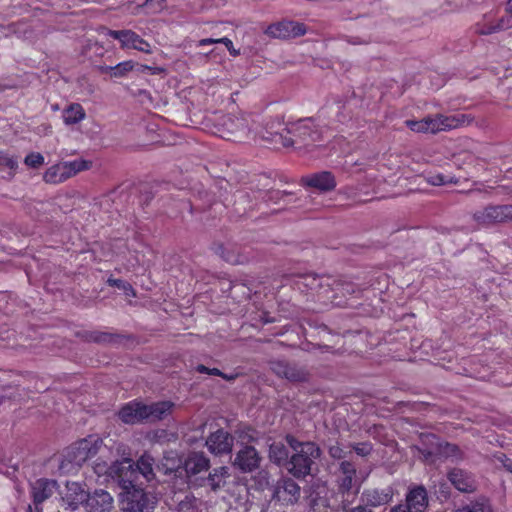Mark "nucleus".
<instances>
[{"mask_svg": "<svg viewBox=\"0 0 512 512\" xmlns=\"http://www.w3.org/2000/svg\"><path fill=\"white\" fill-rule=\"evenodd\" d=\"M294 285L302 292L311 294H314V292L318 293V290L324 288L323 278L315 274H303L297 276L294 281ZM325 286L329 287L330 284L326 283Z\"/></svg>", "mask_w": 512, "mask_h": 512, "instance_id": "26", "label": "nucleus"}, {"mask_svg": "<svg viewBox=\"0 0 512 512\" xmlns=\"http://www.w3.org/2000/svg\"><path fill=\"white\" fill-rule=\"evenodd\" d=\"M234 445V437L224 429L210 433L206 439L209 452L215 456L229 455Z\"/></svg>", "mask_w": 512, "mask_h": 512, "instance_id": "15", "label": "nucleus"}, {"mask_svg": "<svg viewBox=\"0 0 512 512\" xmlns=\"http://www.w3.org/2000/svg\"><path fill=\"white\" fill-rule=\"evenodd\" d=\"M287 134L291 136L279 134L284 147L309 146L321 140V132L311 119H301L291 124L287 129Z\"/></svg>", "mask_w": 512, "mask_h": 512, "instance_id": "3", "label": "nucleus"}, {"mask_svg": "<svg viewBox=\"0 0 512 512\" xmlns=\"http://www.w3.org/2000/svg\"><path fill=\"white\" fill-rule=\"evenodd\" d=\"M356 466L347 460H343L339 464L336 476V483L341 494L349 493L356 483Z\"/></svg>", "mask_w": 512, "mask_h": 512, "instance_id": "22", "label": "nucleus"}, {"mask_svg": "<svg viewBox=\"0 0 512 512\" xmlns=\"http://www.w3.org/2000/svg\"><path fill=\"white\" fill-rule=\"evenodd\" d=\"M44 160V156L41 153L31 152L28 155H26L24 163L28 167L36 169L44 164Z\"/></svg>", "mask_w": 512, "mask_h": 512, "instance_id": "40", "label": "nucleus"}, {"mask_svg": "<svg viewBox=\"0 0 512 512\" xmlns=\"http://www.w3.org/2000/svg\"><path fill=\"white\" fill-rule=\"evenodd\" d=\"M0 166L9 168L11 170L10 176L13 177L18 168L17 158L6 151L0 150Z\"/></svg>", "mask_w": 512, "mask_h": 512, "instance_id": "39", "label": "nucleus"}, {"mask_svg": "<svg viewBox=\"0 0 512 512\" xmlns=\"http://www.w3.org/2000/svg\"><path fill=\"white\" fill-rule=\"evenodd\" d=\"M86 117V112L81 104L72 103L68 105L62 113L63 121L66 125H74L80 123Z\"/></svg>", "mask_w": 512, "mask_h": 512, "instance_id": "29", "label": "nucleus"}, {"mask_svg": "<svg viewBox=\"0 0 512 512\" xmlns=\"http://www.w3.org/2000/svg\"><path fill=\"white\" fill-rule=\"evenodd\" d=\"M353 450L360 456H367L371 452V445L368 443H358L353 445Z\"/></svg>", "mask_w": 512, "mask_h": 512, "instance_id": "46", "label": "nucleus"}, {"mask_svg": "<svg viewBox=\"0 0 512 512\" xmlns=\"http://www.w3.org/2000/svg\"><path fill=\"white\" fill-rule=\"evenodd\" d=\"M507 16H502L496 22L493 15H485L482 22L476 24V33L481 35L492 34L512 27V0H508L506 7Z\"/></svg>", "mask_w": 512, "mask_h": 512, "instance_id": "16", "label": "nucleus"}, {"mask_svg": "<svg viewBox=\"0 0 512 512\" xmlns=\"http://www.w3.org/2000/svg\"><path fill=\"white\" fill-rule=\"evenodd\" d=\"M349 512H372V511L366 507L357 506V507L352 508Z\"/></svg>", "mask_w": 512, "mask_h": 512, "instance_id": "52", "label": "nucleus"}, {"mask_svg": "<svg viewBox=\"0 0 512 512\" xmlns=\"http://www.w3.org/2000/svg\"><path fill=\"white\" fill-rule=\"evenodd\" d=\"M103 445V440L97 435H89L71 444L64 453L62 467L65 463L81 466L86 461L94 458Z\"/></svg>", "mask_w": 512, "mask_h": 512, "instance_id": "4", "label": "nucleus"}, {"mask_svg": "<svg viewBox=\"0 0 512 512\" xmlns=\"http://www.w3.org/2000/svg\"><path fill=\"white\" fill-rule=\"evenodd\" d=\"M271 369L276 375L286 378L289 381L302 382L307 379V373L303 369L286 361L272 362Z\"/></svg>", "mask_w": 512, "mask_h": 512, "instance_id": "24", "label": "nucleus"}, {"mask_svg": "<svg viewBox=\"0 0 512 512\" xmlns=\"http://www.w3.org/2000/svg\"><path fill=\"white\" fill-rule=\"evenodd\" d=\"M319 328H320L322 331H324V332H326V331H327V329H328V328H327V326H325V325H321Z\"/></svg>", "mask_w": 512, "mask_h": 512, "instance_id": "55", "label": "nucleus"}, {"mask_svg": "<svg viewBox=\"0 0 512 512\" xmlns=\"http://www.w3.org/2000/svg\"><path fill=\"white\" fill-rule=\"evenodd\" d=\"M109 474L117 481L122 492L145 485L130 459L114 463L109 468Z\"/></svg>", "mask_w": 512, "mask_h": 512, "instance_id": "7", "label": "nucleus"}, {"mask_svg": "<svg viewBox=\"0 0 512 512\" xmlns=\"http://www.w3.org/2000/svg\"><path fill=\"white\" fill-rule=\"evenodd\" d=\"M428 506V494L424 486L412 487L406 495L404 508L409 512H424Z\"/></svg>", "mask_w": 512, "mask_h": 512, "instance_id": "23", "label": "nucleus"}, {"mask_svg": "<svg viewBox=\"0 0 512 512\" xmlns=\"http://www.w3.org/2000/svg\"><path fill=\"white\" fill-rule=\"evenodd\" d=\"M443 453L448 457H454L456 459H462L463 453L458 445L452 443H445Z\"/></svg>", "mask_w": 512, "mask_h": 512, "instance_id": "43", "label": "nucleus"}, {"mask_svg": "<svg viewBox=\"0 0 512 512\" xmlns=\"http://www.w3.org/2000/svg\"><path fill=\"white\" fill-rule=\"evenodd\" d=\"M196 371L199 372V373H203V374H208V375H213V376H219L221 377L222 375V371L219 370L218 368H209V367H206L205 365L203 364H199L197 365L196 367Z\"/></svg>", "mask_w": 512, "mask_h": 512, "instance_id": "45", "label": "nucleus"}, {"mask_svg": "<svg viewBox=\"0 0 512 512\" xmlns=\"http://www.w3.org/2000/svg\"><path fill=\"white\" fill-rule=\"evenodd\" d=\"M473 117L469 114L456 113L444 115L437 113L426 116L428 133L436 134L442 131H450L472 123Z\"/></svg>", "mask_w": 512, "mask_h": 512, "instance_id": "9", "label": "nucleus"}, {"mask_svg": "<svg viewBox=\"0 0 512 512\" xmlns=\"http://www.w3.org/2000/svg\"><path fill=\"white\" fill-rule=\"evenodd\" d=\"M87 342H94L99 344L116 343L120 335L102 331H86L82 335Z\"/></svg>", "mask_w": 512, "mask_h": 512, "instance_id": "34", "label": "nucleus"}, {"mask_svg": "<svg viewBox=\"0 0 512 512\" xmlns=\"http://www.w3.org/2000/svg\"><path fill=\"white\" fill-rule=\"evenodd\" d=\"M261 460L254 446L245 445L236 453L233 465L242 473H250L260 467Z\"/></svg>", "mask_w": 512, "mask_h": 512, "instance_id": "17", "label": "nucleus"}, {"mask_svg": "<svg viewBox=\"0 0 512 512\" xmlns=\"http://www.w3.org/2000/svg\"><path fill=\"white\" fill-rule=\"evenodd\" d=\"M238 374H226L222 373L221 378L227 380V381H233L237 378Z\"/></svg>", "mask_w": 512, "mask_h": 512, "instance_id": "51", "label": "nucleus"}, {"mask_svg": "<svg viewBox=\"0 0 512 512\" xmlns=\"http://www.w3.org/2000/svg\"><path fill=\"white\" fill-rule=\"evenodd\" d=\"M301 184L320 192L332 191L337 185L335 176L330 171H321L304 176L301 178Z\"/></svg>", "mask_w": 512, "mask_h": 512, "instance_id": "20", "label": "nucleus"}, {"mask_svg": "<svg viewBox=\"0 0 512 512\" xmlns=\"http://www.w3.org/2000/svg\"><path fill=\"white\" fill-rule=\"evenodd\" d=\"M134 68V62L131 60L123 61L115 66H104L101 67V72H109L112 77L121 78L124 77L128 72Z\"/></svg>", "mask_w": 512, "mask_h": 512, "instance_id": "35", "label": "nucleus"}, {"mask_svg": "<svg viewBox=\"0 0 512 512\" xmlns=\"http://www.w3.org/2000/svg\"><path fill=\"white\" fill-rule=\"evenodd\" d=\"M367 503L371 506H380L388 503L392 497L391 491L373 490L366 494Z\"/></svg>", "mask_w": 512, "mask_h": 512, "instance_id": "37", "label": "nucleus"}, {"mask_svg": "<svg viewBox=\"0 0 512 512\" xmlns=\"http://www.w3.org/2000/svg\"><path fill=\"white\" fill-rule=\"evenodd\" d=\"M405 125L413 132L428 133L426 117L421 120H406Z\"/></svg>", "mask_w": 512, "mask_h": 512, "instance_id": "42", "label": "nucleus"}, {"mask_svg": "<svg viewBox=\"0 0 512 512\" xmlns=\"http://www.w3.org/2000/svg\"><path fill=\"white\" fill-rule=\"evenodd\" d=\"M428 184L433 186H443L447 184H458L459 179L450 174L429 173L425 177Z\"/></svg>", "mask_w": 512, "mask_h": 512, "instance_id": "36", "label": "nucleus"}, {"mask_svg": "<svg viewBox=\"0 0 512 512\" xmlns=\"http://www.w3.org/2000/svg\"><path fill=\"white\" fill-rule=\"evenodd\" d=\"M332 291L335 293L329 298L333 301L336 299V296L340 293L342 296H352L358 298L362 293V290L354 283L349 281H334Z\"/></svg>", "mask_w": 512, "mask_h": 512, "instance_id": "33", "label": "nucleus"}, {"mask_svg": "<svg viewBox=\"0 0 512 512\" xmlns=\"http://www.w3.org/2000/svg\"><path fill=\"white\" fill-rule=\"evenodd\" d=\"M269 458L279 466L285 465L289 463V450L283 442L275 441L269 446Z\"/></svg>", "mask_w": 512, "mask_h": 512, "instance_id": "31", "label": "nucleus"}, {"mask_svg": "<svg viewBox=\"0 0 512 512\" xmlns=\"http://www.w3.org/2000/svg\"><path fill=\"white\" fill-rule=\"evenodd\" d=\"M195 503L196 498L192 494H189L178 503L177 509L179 512H194L196 508Z\"/></svg>", "mask_w": 512, "mask_h": 512, "instance_id": "41", "label": "nucleus"}, {"mask_svg": "<svg viewBox=\"0 0 512 512\" xmlns=\"http://www.w3.org/2000/svg\"><path fill=\"white\" fill-rule=\"evenodd\" d=\"M217 41H218V43L224 44L232 55H237L238 54V52H236L233 49V42H232L231 39H229L227 37H223V38H218Z\"/></svg>", "mask_w": 512, "mask_h": 512, "instance_id": "48", "label": "nucleus"}, {"mask_svg": "<svg viewBox=\"0 0 512 512\" xmlns=\"http://www.w3.org/2000/svg\"><path fill=\"white\" fill-rule=\"evenodd\" d=\"M229 477L230 473L228 467H217L214 468L213 471L209 473L207 478V484L212 491L216 492L225 485L226 479Z\"/></svg>", "mask_w": 512, "mask_h": 512, "instance_id": "30", "label": "nucleus"}, {"mask_svg": "<svg viewBox=\"0 0 512 512\" xmlns=\"http://www.w3.org/2000/svg\"><path fill=\"white\" fill-rule=\"evenodd\" d=\"M212 249L224 261L233 265L245 264L250 260V248L246 246L242 247L235 243H215Z\"/></svg>", "mask_w": 512, "mask_h": 512, "instance_id": "11", "label": "nucleus"}, {"mask_svg": "<svg viewBox=\"0 0 512 512\" xmlns=\"http://www.w3.org/2000/svg\"><path fill=\"white\" fill-rule=\"evenodd\" d=\"M422 454L424 455V457H425L426 459H428L429 457H431V456H432V452L427 451V450H423V451H422Z\"/></svg>", "mask_w": 512, "mask_h": 512, "instance_id": "54", "label": "nucleus"}, {"mask_svg": "<svg viewBox=\"0 0 512 512\" xmlns=\"http://www.w3.org/2000/svg\"><path fill=\"white\" fill-rule=\"evenodd\" d=\"M455 512H493V508L490 499L486 496L480 495L468 504L456 509Z\"/></svg>", "mask_w": 512, "mask_h": 512, "instance_id": "32", "label": "nucleus"}, {"mask_svg": "<svg viewBox=\"0 0 512 512\" xmlns=\"http://www.w3.org/2000/svg\"><path fill=\"white\" fill-rule=\"evenodd\" d=\"M107 283L109 286L122 290L127 297H136V291L133 286L122 279L108 278Z\"/></svg>", "mask_w": 512, "mask_h": 512, "instance_id": "38", "label": "nucleus"}, {"mask_svg": "<svg viewBox=\"0 0 512 512\" xmlns=\"http://www.w3.org/2000/svg\"><path fill=\"white\" fill-rule=\"evenodd\" d=\"M108 35L118 40L122 48L135 49L146 54L152 53L149 42L132 30H109Z\"/></svg>", "mask_w": 512, "mask_h": 512, "instance_id": "13", "label": "nucleus"}, {"mask_svg": "<svg viewBox=\"0 0 512 512\" xmlns=\"http://www.w3.org/2000/svg\"><path fill=\"white\" fill-rule=\"evenodd\" d=\"M472 218L478 227H490L495 224L512 222V205H488L473 213Z\"/></svg>", "mask_w": 512, "mask_h": 512, "instance_id": "8", "label": "nucleus"}, {"mask_svg": "<svg viewBox=\"0 0 512 512\" xmlns=\"http://www.w3.org/2000/svg\"><path fill=\"white\" fill-rule=\"evenodd\" d=\"M300 486L291 478H280L273 490V499L284 504L293 505L300 498Z\"/></svg>", "mask_w": 512, "mask_h": 512, "instance_id": "14", "label": "nucleus"}, {"mask_svg": "<svg viewBox=\"0 0 512 512\" xmlns=\"http://www.w3.org/2000/svg\"><path fill=\"white\" fill-rule=\"evenodd\" d=\"M350 453V451H346L339 444L332 445L329 447V455L334 459H344Z\"/></svg>", "mask_w": 512, "mask_h": 512, "instance_id": "44", "label": "nucleus"}, {"mask_svg": "<svg viewBox=\"0 0 512 512\" xmlns=\"http://www.w3.org/2000/svg\"><path fill=\"white\" fill-rule=\"evenodd\" d=\"M210 467V460L203 452H192L185 460L184 468L189 476L197 475L207 471Z\"/></svg>", "mask_w": 512, "mask_h": 512, "instance_id": "25", "label": "nucleus"}, {"mask_svg": "<svg viewBox=\"0 0 512 512\" xmlns=\"http://www.w3.org/2000/svg\"><path fill=\"white\" fill-rule=\"evenodd\" d=\"M306 26L292 20H283L270 24L265 29V34L272 38L289 39L306 34Z\"/></svg>", "mask_w": 512, "mask_h": 512, "instance_id": "12", "label": "nucleus"}, {"mask_svg": "<svg viewBox=\"0 0 512 512\" xmlns=\"http://www.w3.org/2000/svg\"><path fill=\"white\" fill-rule=\"evenodd\" d=\"M215 120L216 131L214 133L222 139L240 142L248 135V121L244 116L221 114L216 116Z\"/></svg>", "mask_w": 512, "mask_h": 512, "instance_id": "5", "label": "nucleus"}, {"mask_svg": "<svg viewBox=\"0 0 512 512\" xmlns=\"http://www.w3.org/2000/svg\"><path fill=\"white\" fill-rule=\"evenodd\" d=\"M304 334H305V337L307 338L309 336V334L307 333L306 330H304Z\"/></svg>", "mask_w": 512, "mask_h": 512, "instance_id": "56", "label": "nucleus"}, {"mask_svg": "<svg viewBox=\"0 0 512 512\" xmlns=\"http://www.w3.org/2000/svg\"><path fill=\"white\" fill-rule=\"evenodd\" d=\"M174 407L171 401H158L146 404L134 399L121 406L117 415L125 424L134 425L144 422H156L169 415Z\"/></svg>", "mask_w": 512, "mask_h": 512, "instance_id": "1", "label": "nucleus"}, {"mask_svg": "<svg viewBox=\"0 0 512 512\" xmlns=\"http://www.w3.org/2000/svg\"><path fill=\"white\" fill-rule=\"evenodd\" d=\"M503 466L507 471L512 473V459L505 457V460H503Z\"/></svg>", "mask_w": 512, "mask_h": 512, "instance_id": "50", "label": "nucleus"}, {"mask_svg": "<svg viewBox=\"0 0 512 512\" xmlns=\"http://www.w3.org/2000/svg\"><path fill=\"white\" fill-rule=\"evenodd\" d=\"M88 162L85 160H73L61 162L50 166L43 175V180L48 184H60L75 176L78 172L87 170Z\"/></svg>", "mask_w": 512, "mask_h": 512, "instance_id": "10", "label": "nucleus"}, {"mask_svg": "<svg viewBox=\"0 0 512 512\" xmlns=\"http://www.w3.org/2000/svg\"><path fill=\"white\" fill-rule=\"evenodd\" d=\"M83 506L86 512H111L114 508V499L108 491L95 489L87 493Z\"/></svg>", "mask_w": 512, "mask_h": 512, "instance_id": "18", "label": "nucleus"}, {"mask_svg": "<svg viewBox=\"0 0 512 512\" xmlns=\"http://www.w3.org/2000/svg\"><path fill=\"white\" fill-rule=\"evenodd\" d=\"M86 495L80 484L75 482L67 484L65 499L72 510H76L80 504L84 505Z\"/></svg>", "mask_w": 512, "mask_h": 512, "instance_id": "28", "label": "nucleus"}, {"mask_svg": "<svg viewBox=\"0 0 512 512\" xmlns=\"http://www.w3.org/2000/svg\"><path fill=\"white\" fill-rule=\"evenodd\" d=\"M216 43H218L217 39L204 38L198 42V46H207V45H212V44H216Z\"/></svg>", "mask_w": 512, "mask_h": 512, "instance_id": "49", "label": "nucleus"}, {"mask_svg": "<svg viewBox=\"0 0 512 512\" xmlns=\"http://www.w3.org/2000/svg\"><path fill=\"white\" fill-rule=\"evenodd\" d=\"M447 478L453 487L462 493H473L477 490L474 475L464 469H451L447 474Z\"/></svg>", "mask_w": 512, "mask_h": 512, "instance_id": "21", "label": "nucleus"}, {"mask_svg": "<svg viewBox=\"0 0 512 512\" xmlns=\"http://www.w3.org/2000/svg\"><path fill=\"white\" fill-rule=\"evenodd\" d=\"M120 496L123 512H154L158 502L156 496L146 491L144 486L121 492Z\"/></svg>", "mask_w": 512, "mask_h": 512, "instance_id": "6", "label": "nucleus"}, {"mask_svg": "<svg viewBox=\"0 0 512 512\" xmlns=\"http://www.w3.org/2000/svg\"><path fill=\"white\" fill-rule=\"evenodd\" d=\"M286 442L295 452L289 460L288 471L296 478H304L311 472L314 461L321 455L319 446L311 441L301 442L287 435Z\"/></svg>", "mask_w": 512, "mask_h": 512, "instance_id": "2", "label": "nucleus"}, {"mask_svg": "<svg viewBox=\"0 0 512 512\" xmlns=\"http://www.w3.org/2000/svg\"><path fill=\"white\" fill-rule=\"evenodd\" d=\"M58 487L56 480L39 478L30 485V495L36 509L48 500Z\"/></svg>", "mask_w": 512, "mask_h": 512, "instance_id": "19", "label": "nucleus"}, {"mask_svg": "<svg viewBox=\"0 0 512 512\" xmlns=\"http://www.w3.org/2000/svg\"><path fill=\"white\" fill-rule=\"evenodd\" d=\"M154 458L148 453H144L139 457L136 463H134L135 469L139 471V476L142 480L147 483L155 478L153 469Z\"/></svg>", "mask_w": 512, "mask_h": 512, "instance_id": "27", "label": "nucleus"}, {"mask_svg": "<svg viewBox=\"0 0 512 512\" xmlns=\"http://www.w3.org/2000/svg\"><path fill=\"white\" fill-rule=\"evenodd\" d=\"M145 4L154 12H159L164 8L165 0H146Z\"/></svg>", "mask_w": 512, "mask_h": 512, "instance_id": "47", "label": "nucleus"}, {"mask_svg": "<svg viewBox=\"0 0 512 512\" xmlns=\"http://www.w3.org/2000/svg\"><path fill=\"white\" fill-rule=\"evenodd\" d=\"M391 512H409V511H408V510H406V509L404 508V506H403V505H398V506H395V507L391 510Z\"/></svg>", "mask_w": 512, "mask_h": 512, "instance_id": "53", "label": "nucleus"}]
</instances>
